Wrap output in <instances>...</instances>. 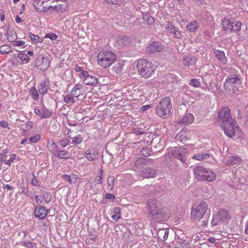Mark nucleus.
Returning <instances> with one entry per match:
<instances>
[{"label": "nucleus", "instance_id": "obj_12", "mask_svg": "<svg viewBox=\"0 0 248 248\" xmlns=\"http://www.w3.org/2000/svg\"><path fill=\"white\" fill-rule=\"evenodd\" d=\"M223 129L224 133L229 137L232 138L235 135V130L238 128V126L235 122L234 124H229L228 125L222 126Z\"/></svg>", "mask_w": 248, "mask_h": 248}, {"label": "nucleus", "instance_id": "obj_61", "mask_svg": "<svg viewBox=\"0 0 248 248\" xmlns=\"http://www.w3.org/2000/svg\"><path fill=\"white\" fill-rule=\"evenodd\" d=\"M62 177L65 181L70 182V183H72V179L70 175L64 174L62 176Z\"/></svg>", "mask_w": 248, "mask_h": 248}, {"label": "nucleus", "instance_id": "obj_19", "mask_svg": "<svg viewBox=\"0 0 248 248\" xmlns=\"http://www.w3.org/2000/svg\"><path fill=\"white\" fill-rule=\"evenodd\" d=\"M241 161V158L237 155L230 156L228 157L226 162V164L227 166L229 167L238 164Z\"/></svg>", "mask_w": 248, "mask_h": 248}, {"label": "nucleus", "instance_id": "obj_45", "mask_svg": "<svg viewBox=\"0 0 248 248\" xmlns=\"http://www.w3.org/2000/svg\"><path fill=\"white\" fill-rule=\"evenodd\" d=\"M74 96L71 95L65 96L64 98V101L68 104H73L75 102Z\"/></svg>", "mask_w": 248, "mask_h": 248}, {"label": "nucleus", "instance_id": "obj_8", "mask_svg": "<svg viewBox=\"0 0 248 248\" xmlns=\"http://www.w3.org/2000/svg\"><path fill=\"white\" fill-rule=\"evenodd\" d=\"M223 28L226 31L231 32H237L241 30L242 23L240 21H235L233 19L230 20L228 18H225L222 21Z\"/></svg>", "mask_w": 248, "mask_h": 248}, {"label": "nucleus", "instance_id": "obj_57", "mask_svg": "<svg viewBox=\"0 0 248 248\" xmlns=\"http://www.w3.org/2000/svg\"><path fill=\"white\" fill-rule=\"evenodd\" d=\"M25 42L23 41H14L13 43V45L15 46H20L24 45Z\"/></svg>", "mask_w": 248, "mask_h": 248}, {"label": "nucleus", "instance_id": "obj_4", "mask_svg": "<svg viewBox=\"0 0 248 248\" xmlns=\"http://www.w3.org/2000/svg\"><path fill=\"white\" fill-rule=\"evenodd\" d=\"M97 59L99 66L107 68L114 62L116 59V55L109 50L101 51L97 55Z\"/></svg>", "mask_w": 248, "mask_h": 248}, {"label": "nucleus", "instance_id": "obj_18", "mask_svg": "<svg viewBox=\"0 0 248 248\" xmlns=\"http://www.w3.org/2000/svg\"><path fill=\"white\" fill-rule=\"evenodd\" d=\"M213 52L215 57L222 63L225 64L227 62V58L224 51L214 49Z\"/></svg>", "mask_w": 248, "mask_h": 248}, {"label": "nucleus", "instance_id": "obj_43", "mask_svg": "<svg viewBox=\"0 0 248 248\" xmlns=\"http://www.w3.org/2000/svg\"><path fill=\"white\" fill-rule=\"evenodd\" d=\"M18 58L22 61H25L26 62H28L30 59V57L26 54L19 53L18 54Z\"/></svg>", "mask_w": 248, "mask_h": 248}, {"label": "nucleus", "instance_id": "obj_6", "mask_svg": "<svg viewBox=\"0 0 248 248\" xmlns=\"http://www.w3.org/2000/svg\"><path fill=\"white\" fill-rule=\"evenodd\" d=\"M241 82V78L239 75H232L227 78L224 86L230 94L234 93L238 90Z\"/></svg>", "mask_w": 248, "mask_h": 248}, {"label": "nucleus", "instance_id": "obj_54", "mask_svg": "<svg viewBox=\"0 0 248 248\" xmlns=\"http://www.w3.org/2000/svg\"><path fill=\"white\" fill-rule=\"evenodd\" d=\"M122 0H104L105 2L108 4H113L118 5L122 3Z\"/></svg>", "mask_w": 248, "mask_h": 248}, {"label": "nucleus", "instance_id": "obj_22", "mask_svg": "<svg viewBox=\"0 0 248 248\" xmlns=\"http://www.w3.org/2000/svg\"><path fill=\"white\" fill-rule=\"evenodd\" d=\"M183 62L185 66L194 65L196 63V58L192 56H184L183 57Z\"/></svg>", "mask_w": 248, "mask_h": 248}, {"label": "nucleus", "instance_id": "obj_15", "mask_svg": "<svg viewBox=\"0 0 248 248\" xmlns=\"http://www.w3.org/2000/svg\"><path fill=\"white\" fill-rule=\"evenodd\" d=\"M175 140L177 141H180L185 145L189 144V137H188L187 133L186 131H180L176 136Z\"/></svg>", "mask_w": 248, "mask_h": 248}, {"label": "nucleus", "instance_id": "obj_24", "mask_svg": "<svg viewBox=\"0 0 248 248\" xmlns=\"http://www.w3.org/2000/svg\"><path fill=\"white\" fill-rule=\"evenodd\" d=\"M82 89V86L81 84H78L76 85L71 92V95L74 97H78L81 93V90Z\"/></svg>", "mask_w": 248, "mask_h": 248}, {"label": "nucleus", "instance_id": "obj_9", "mask_svg": "<svg viewBox=\"0 0 248 248\" xmlns=\"http://www.w3.org/2000/svg\"><path fill=\"white\" fill-rule=\"evenodd\" d=\"M186 152V149L183 146L176 147L171 149L170 151V153L172 154L174 157L178 159L183 163H185L186 160V158L185 157Z\"/></svg>", "mask_w": 248, "mask_h": 248}, {"label": "nucleus", "instance_id": "obj_29", "mask_svg": "<svg viewBox=\"0 0 248 248\" xmlns=\"http://www.w3.org/2000/svg\"><path fill=\"white\" fill-rule=\"evenodd\" d=\"M198 27V26L197 22L196 21H192L186 25V28L187 31L192 32H194L197 30Z\"/></svg>", "mask_w": 248, "mask_h": 248}, {"label": "nucleus", "instance_id": "obj_63", "mask_svg": "<svg viewBox=\"0 0 248 248\" xmlns=\"http://www.w3.org/2000/svg\"><path fill=\"white\" fill-rule=\"evenodd\" d=\"M164 231L165 232H164V235L163 236V238L164 240H166L168 238L169 231V229H165Z\"/></svg>", "mask_w": 248, "mask_h": 248}, {"label": "nucleus", "instance_id": "obj_31", "mask_svg": "<svg viewBox=\"0 0 248 248\" xmlns=\"http://www.w3.org/2000/svg\"><path fill=\"white\" fill-rule=\"evenodd\" d=\"M143 23L145 24L152 25L154 22V19L148 14L143 16Z\"/></svg>", "mask_w": 248, "mask_h": 248}, {"label": "nucleus", "instance_id": "obj_34", "mask_svg": "<svg viewBox=\"0 0 248 248\" xmlns=\"http://www.w3.org/2000/svg\"><path fill=\"white\" fill-rule=\"evenodd\" d=\"M223 222L220 216H218V213L216 215H213V219L211 221L213 225H217L221 224Z\"/></svg>", "mask_w": 248, "mask_h": 248}, {"label": "nucleus", "instance_id": "obj_59", "mask_svg": "<svg viewBox=\"0 0 248 248\" xmlns=\"http://www.w3.org/2000/svg\"><path fill=\"white\" fill-rule=\"evenodd\" d=\"M141 160V162L142 163L144 164H148L152 163L153 162L154 159L151 158H142Z\"/></svg>", "mask_w": 248, "mask_h": 248}, {"label": "nucleus", "instance_id": "obj_35", "mask_svg": "<svg viewBox=\"0 0 248 248\" xmlns=\"http://www.w3.org/2000/svg\"><path fill=\"white\" fill-rule=\"evenodd\" d=\"M97 236L96 234L93 233H90L85 241L86 244L89 245L93 244L96 239Z\"/></svg>", "mask_w": 248, "mask_h": 248}, {"label": "nucleus", "instance_id": "obj_60", "mask_svg": "<svg viewBox=\"0 0 248 248\" xmlns=\"http://www.w3.org/2000/svg\"><path fill=\"white\" fill-rule=\"evenodd\" d=\"M172 33L174 35V37L177 39H180L182 36L181 33L178 31V29H176Z\"/></svg>", "mask_w": 248, "mask_h": 248}, {"label": "nucleus", "instance_id": "obj_16", "mask_svg": "<svg viewBox=\"0 0 248 248\" xmlns=\"http://www.w3.org/2000/svg\"><path fill=\"white\" fill-rule=\"evenodd\" d=\"M156 174V170L150 167L142 169L141 175L145 178L154 177Z\"/></svg>", "mask_w": 248, "mask_h": 248}, {"label": "nucleus", "instance_id": "obj_21", "mask_svg": "<svg viewBox=\"0 0 248 248\" xmlns=\"http://www.w3.org/2000/svg\"><path fill=\"white\" fill-rule=\"evenodd\" d=\"M194 120V116L191 113H188L179 120V123L186 125L191 124L193 122Z\"/></svg>", "mask_w": 248, "mask_h": 248}, {"label": "nucleus", "instance_id": "obj_26", "mask_svg": "<svg viewBox=\"0 0 248 248\" xmlns=\"http://www.w3.org/2000/svg\"><path fill=\"white\" fill-rule=\"evenodd\" d=\"M49 82L48 81H44L40 84L38 87V92L41 94H44L47 92Z\"/></svg>", "mask_w": 248, "mask_h": 248}, {"label": "nucleus", "instance_id": "obj_37", "mask_svg": "<svg viewBox=\"0 0 248 248\" xmlns=\"http://www.w3.org/2000/svg\"><path fill=\"white\" fill-rule=\"evenodd\" d=\"M114 185V177L113 176H109L108 179V188L112 190Z\"/></svg>", "mask_w": 248, "mask_h": 248}, {"label": "nucleus", "instance_id": "obj_17", "mask_svg": "<svg viewBox=\"0 0 248 248\" xmlns=\"http://www.w3.org/2000/svg\"><path fill=\"white\" fill-rule=\"evenodd\" d=\"M85 156L89 161L94 160L98 158V152L94 149H88L85 151Z\"/></svg>", "mask_w": 248, "mask_h": 248}, {"label": "nucleus", "instance_id": "obj_13", "mask_svg": "<svg viewBox=\"0 0 248 248\" xmlns=\"http://www.w3.org/2000/svg\"><path fill=\"white\" fill-rule=\"evenodd\" d=\"M35 216L40 219H44L48 213V211L44 206L38 205L35 207Z\"/></svg>", "mask_w": 248, "mask_h": 248}, {"label": "nucleus", "instance_id": "obj_5", "mask_svg": "<svg viewBox=\"0 0 248 248\" xmlns=\"http://www.w3.org/2000/svg\"><path fill=\"white\" fill-rule=\"evenodd\" d=\"M208 209V204L204 201L196 202L191 209V217L194 220H200L205 215Z\"/></svg>", "mask_w": 248, "mask_h": 248}, {"label": "nucleus", "instance_id": "obj_40", "mask_svg": "<svg viewBox=\"0 0 248 248\" xmlns=\"http://www.w3.org/2000/svg\"><path fill=\"white\" fill-rule=\"evenodd\" d=\"M11 52L10 48L7 45H3L0 48V54H8Z\"/></svg>", "mask_w": 248, "mask_h": 248}, {"label": "nucleus", "instance_id": "obj_14", "mask_svg": "<svg viewBox=\"0 0 248 248\" xmlns=\"http://www.w3.org/2000/svg\"><path fill=\"white\" fill-rule=\"evenodd\" d=\"M151 217L155 221H164L169 218L168 215L164 214L159 209L157 210L154 213L150 215Z\"/></svg>", "mask_w": 248, "mask_h": 248}, {"label": "nucleus", "instance_id": "obj_1", "mask_svg": "<svg viewBox=\"0 0 248 248\" xmlns=\"http://www.w3.org/2000/svg\"><path fill=\"white\" fill-rule=\"evenodd\" d=\"M137 67L140 75L144 78L151 77L155 69L152 62L145 59L138 62Z\"/></svg>", "mask_w": 248, "mask_h": 248}, {"label": "nucleus", "instance_id": "obj_52", "mask_svg": "<svg viewBox=\"0 0 248 248\" xmlns=\"http://www.w3.org/2000/svg\"><path fill=\"white\" fill-rule=\"evenodd\" d=\"M45 37L46 38H50L51 40H55L58 37L57 35L53 33H47Z\"/></svg>", "mask_w": 248, "mask_h": 248}, {"label": "nucleus", "instance_id": "obj_48", "mask_svg": "<svg viewBox=\"0 0 248 248\" xmlns=\"http://www.w3.org/2000/svg\"><path fill=\"white\" fill-rule=\"evenodd\" d=\"M41 136L40 135H36L33 137L29 138V140L30 142L36 143L40 139Z\"/></svg>", "mask_w": 248, "mask_h": 248}, {"label": "nucleus", "instance_id": "obj_64", "mask_svg": "<svg viewBox=\"0 0 248 248\" xmlns=\"http://www.w3.org/2000/svg\"><path fill=\"white\" fill-rule=\"evenodd\" d=\"M88 72L82 71L79 74V76L80 78H85L88 75Z\"/></svg>", "mask_w": 248, "mask_h": 248}, {"label": "nucleus", "instance_id": "obj_20", "mask_svg": "<svg viewBox=\"0 0 248 248\" xmlns=\"http://www.w3.org/2000/svg\"><path fill=\"white\" fill-rule=\"evenodd\" d=\"M156 201L155 199H149L147 201V209L149 215L158 209L156 205Z\"/></svg>", "mask_w": 248, "mask_h": 248}, {"label": "nucleus", "instance_id": "obj_7", "mask_svg": "<svg viewBox=\"0 0 248 248\" xmlns=\"http://www.w3.org/2000/svg\"><path fill=\"white\" fill-rule=\"evenodd\" d=\"M217 122L221 124V126L228 125L229 124H234L235 121L232 119L230 114V110L228 107L222 108L218 113Z\"/></svg>", "mask_w": 248, "mask_h": 248}, {"label": "nucleus", "instance_id": "obj_28", "mask_svg": "<svg viewBox=\"0 0 248 248\" xmlns=\"http://www.w3.org/2000/svg\"><path fill=\"white\" fill-rule=\"evenodd\" d=\"M217 213L223 222L230 218V214L227 210L222 209Z\"/></svg>", "mask_w": 248, "mask_h": 248}, {"label": "nucleus", "instance_id": "obj_3", "mask_svg": "<svg viewBox=\"0 0 248 248\" xmlns=\"http://www.w3.org/2000/svg\"><path fill=\"white\" fill-rule=\"evenodd\" d=\"M195 177L199 181L212 182L216 178V175L211 170H206L202 166H197L194 169Z\"/></svg>", "mask_w": 248, "mask_h": 248}, {"label": "nucleus", "instance_id": "obj_41", "mask_svg": "<svg viewBox=\"0 0 248 248\" xmlns=\"http://www.w3.org/2000/svg\"><path fill=\"white\" fill-rule=\"evenodd\" d=\"M29 36L31 39V41L35 42H42V39L40 38V37L38 35H34L31 32H29Z\"/></svg>", "mask_w": 248, "mask_h": 248}, {"label": "nucleus", "instance_id": "obj_27", "mask_svg": "<svg viewBox=\"0 0 248 248\" xmlns=\"http://www.w3.org/2000/svg\"><path fill=\"white\" fill-rule=\"evenodd\" d=\"M47 147L48 151L51 152L53 155L57 151L58 145L53 140L47 141Z\"/></svg>", "mask_w": 248, "mask_h": 248}, {"label": "nucleus", "instance_id": "obj_36", "mask_svg": "<svg viewBox=\"0 0 248 248\" xmlns=\"http://www.w3.org/2000/svg\"><path fill=\"white\" fill-rule=\"evenodd\" d=\"M52 113L47 109L46 108L43 107L41 109V118L44 119V118H47L51 115Z\"/></svg>", "mask_w": 248, "mask_h": 248}, {"label": "nucleus", "instance_id": "obj_56", "mask_svg": "<svg viewBox=\"0 0 248 248\" xmlns=\"http://www.w3.org/2000/svg\"><path fill=\"white\" fill-rule=\"evenodd\" d=\"M103 170H101L100 171L99 173V175H98V178L96 179V183L97 184H102V176H103Z\"/></svg>", "mask_w": 248, "mask_h": 248}, {"label": "nucleus", "instance_id": "obj_44", "mask_svg": "<svg viewBox=\"0 0 248 248\" xmlns=\"http://www.w3.org/2000/svg\"><path fill=\"white\" fill-rule=\"evenodd\" d=\"M23 245L27 248H36V245L35 243L30 241L23 242Z\"/></svg>", "mask_w": 248, "mask_h": 248}, {"label": "nucleus", "instance_id": "obj_30", "mask_svg": "<svg viewBox=\"0 0 248 248\" xmlns=\"http://www.w3.org/2000/svg\"><path fill=\"white\" fill-rule=\"evenodd\" d=\"M53 155L60 159H67L69 158L67 156L68 153L65 150L57 151Z\"/></svg>", "mask_w": 248, "mask_h": 248}, {"label": "nucleus", "instance_id": "obj_46", "mask_svg": "<svg viewBox=\"0 0 248 248\" xmlns=\"http://www.w3.org/2000/svg\"><path fill=\"white\" fill-rule=\"evenodd\" d=\"M152 151L148 148H143L141 151V153L144 156H148L151 155Z\"/></svg>", "mask_w": 248, "mask_h": 248}, {"label": "nucleus", "instance_id": "obj_23", "mask_svg": "<svg viewBox=\"0 0 248 248\" xmlns=\"http://www.w3.org/2000/svg\"><path fill=\"white\" fill-rule=\"evenodd\" d=\"M130 42L131 38L128 36L119 37L117 39V42L122 46H128Z\"/></svg>", "mask_w": 248, "mask_h": 248}, {"label": "nucleus", "instance_id": "obj_58", "mask_svg": "<svg viewBox=\"0 0 248 248\" xmlns=\"http://www.w3.org/2000/svg\"><path fill=\"white\" fill-rule=\"evenodd\" d=\"M22 193L25 194L27 196L31 198H33L34 197H35V194L33 193V192L29 191V190L22 191Z\"/></svg>", "mask_w": 248, "mask_h": 248}, {"label": "nucleus", "instance_id": "obj_49", "mask_svg": "<svg viewBox=\"0 0 248 248\" xmlns=\"http://www.w3.org/2000/svg\"><path fill=\"white\" fill-rule=\"evenodd\" d=\"M167 29L170 31V33H173L176 29H177L174 25L170 22H168Z\"/></svg>", "mask_w": 248, "mask_h": 248}, {"label": "nucleus", "instance_id": "obj_42", "mask_svg": "<svg viewBox=\"0 0 248 248\" xmlns=\"http://www.w3.org/2000/svg\"><path fill=\"white\" fill-rule=\"evenodd\" d=\"M30 92L31 93V97L35 100H37L39 98L38 93L36 90V89L34 87H32Z\"/></svg>", "mask_w": 248, "mask_h": 248}, {"label": "nucleus", "instance_id": "obj_38", "mask_svg": "<svg viewBox=\"0 0 248 248\" xmlns=\"http://www.w3.org/2000/svg\"><path fill=\"white\" fill-rule=\"evenodd\" d=\"M62 5H50V4L48 5L47 7V12L48 11H52L53 10L55 11H59L61 9H62Z\"/></svg>", "mask_w": 248, "mask_h": 248}, {"label": "nucleus", "instance_id": "obj_25", "mask_svg": "<svg viewBox=\"0 0 248 248\" xmlns=\"http://www.w3.org/2000/svg\"><path fill=\"white\" fill-rule=\"evenodd\" d=\"M84 83L85 84L87 85H95L97 83V78L91 76L88 74V75L84 79Z\"/></svg>", "mask_w": 248, "mask_h": 248}, {"label": "nucleus", "instance_id": "obj_39", "mask_svg": "<svg viewBox=\"0 0 248 248\" xmlns=\"http://www.w3.org/2000/svg\"><path fill=\"white\" fill-rule=\"evenodd\" d=\"M83 141V138L81 135H78L77 137H74L72 138V143L75 145L81 143Z\"/></svg>", "mask_w": 248, "mask_h": 248}, {"label": "nucleus", "instance_id": "obj_55", "mask_svg": "<svg viewBox=\"0 0 248 248\" xmlns=\"http://www.w3.org/2000/svg\"><path fill=\"white\" fill-rule=\"evenodd\" d=\"M190 85L195 87H198L200 85V83L197 79H192L190 81Z\"/></svg>", "mask_w": 248, "mask_h": 248}, {"label": "nucleus", "instance_id": "obj_11", "mask_svg": "<svg viewBox=\"0 0 248 248\" xmlns=\"http://www.w3.org/2000/svg\"><path fill=\"white\" fill-rule=\"evenodd\" d=\"M163 46L159 42L154 41L146 47V51L149 54L159 52L163 50Z\"/></svg>", "mask_w": 248, "mask_h": 248}, {"label": "nucleus", "instance_id": "obj_10", "mask_svg": "<svg viewBox=\"0 0 248 248\" xmlns=\"http://www.w3.org/2000/svg\"><path fill=\"white\" fill-rule=\"evenodd\" d=\"M35 65L38 69L45 71L50 65V60L47 57H42L41 59L38 58L36 60Z\"/></svg>", "mask_w": 248, "mask_h": 248}, {"label": "nucleus", "instance_id": "obj_32", "mask_svg": "<svg viewBox=\"0 0 248 248\" xmlns=\"http://www.w3.org/2000/svg\"><path fill=\"white\" fill-rule=\"evenodd\" d=\"M210 155L209 154H196L193 156V158L198 160H203L208 159Z\"/></svg>", "mask_w": 248, "mask_h": 248}, {"label": "nucleus", "instance_id": "obj_50", "mask_svg": "<svg viewBox=\"0 0 248 248\" xmlns=\"http://www.w3.org/2000/svg\"><path fill=\"white\" fill-rule=\"evenodd\" d=\"M44 199L46 203H49L51 200V194L49 192H46L44 195Z\"/></svg>", "mask_w": 248, "mask_h": 248}, {"label": "nucleus", "instance_id": "obj_47", "mask_svg": "<svg viewBox=\"0 0 248 248\" xmlns=\"http://www.w3.org/2000/svg\"><path fill=\"white\" fill-rule=\"evenodd\" d=\"M69 142V140L67 138L64 137L62 139L60 140L59 143L61 146L64 147H65Z\"/></svg>", "mask_w": 248, "mask_h": 248}, {"label": "nucleus", "instance_id": "obj_51", "mask_svg": "<svg viewBox=\"0 0 248 248\" xmlns=\"http://www.w3.org/2000/svg\"><path fill=\"white\" fill-rule=\"evenodd\" d=\"M132 133L135 134L137 136L142 135L143 131L141 128H135L132 129Z\"/></svg>", "mask_w": 248, "mask_h": 248}, {"label": "nucleus", "instance_id": "obj_62", "mask_svg": "<svg viewBox=\"0 0 248 248\" xmlns=\"http://www.w3.org/2000/svg\"><path fill=\"white\" fill-rule=\"evenodd\" d=\"M26 126L27 130H31L33 128V123L32 122H28L26 124Z\"/></svg>", "mask_w": 248, "mask_h": 248}, {"label": "nucleus", "instance_id": "obj_33", "mask_svg": "<svg viewBox=\"0 0 248 248\" xmlns=\"http://www.w3.org/2000/svg\"><path fill=\"white\" fill-rule=\"evenodd\" d=\"M113 212L114 214L112 216L113 220H118L121 218V208L119 207H115L114 208Z\"/></svg>", "mask_w": 248, "mask_h": 248}, {"label": "nucleus", "instance_id": "obj_53", "mask_svg": "<svg viewBox=\"0 0 248 248\" xmlns=\"http://www.w3.org/2000/svg\"><path fill=\"white\" fill-rule=\"evenodd\" d=\"M33 178L31 181V184L33 186H37L39 185V181L38 179L35 177L34 173H32Z\"/></svg>", "mask_w": 248, "mask_h": 248}, {"label": "nucleus", "instance_id": "obj_2", "mask_svg": "<svg viewBox=\"0 0 248 248\" xmlns=\"http://www.w3.org/2000/svg\"><path fill=\"white\" fill-rule=\"evenodd\" d=\"M171 109V99L169 97H166L162 99L156 106V114L160 117L166 118L170 114Z\"/></svg>", "mask_w": 248, "mask_h": 248}]
</instances>
